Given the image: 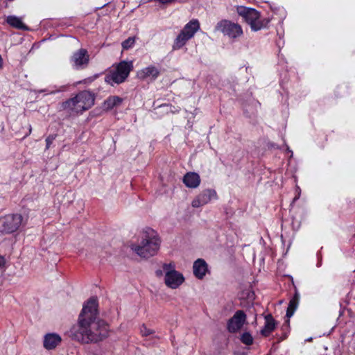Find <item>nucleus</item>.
Segmentation results:
<instances>
[{"instance_id":"1","label":"nucleus","mask_w":355,"mask_h":355,"mask_svg":"<svg viewBox=\"0 0 355 355\" xmlns=\"http://www.w3.org/2000/svg\"><path fill=\"white\" fill-rule=\"evenodd\" d=\"M98 302L91 297L83 305L76 324L69 330V336L74 340L84 344L96 343L109 335V326L103 320H97Z\"/></svg>"},{"instance_id":"2","label":"nucleus","mask_w":355,"mask_h":355,"mask_svg":"<svg viewBox=\"0 0 355 355\" xmlns=\"http://www.w3.org/2000/svg\"><path fill=\"white\" fill-rule=\"evenodd\" d=\"M160 244L158 234L153 229L147 228L143 232L140 243L132 245L131 249L140 257L148 259L158 252Z\"/></svg>"},{"instance_id":"3","label":"nucleus","mask_w":355,"mask_h":355,"mask_svg":"<svg viewBox=\"0 0 355 355\" xmlns=\"http://www.w3.org/2000/svg\"><path fill=\"white\" fill-rule=\"evenodd\" d=\"M95 102V96L87 90L81 91L61 104L62 110L71 114H83L90 109Z\"/></svg>"},{"instance_id":"4","label":"nucleus","mask_w":355,"mask_h":355,"mask_svg":"<svg viewBox=\"0 0 355 355\" xmlns=\"http://www.w3.org/2000/svg\"><path fill=\"white\" fill-rule=\"evenodd\" d=\"M132 69V61H121L105 75V81L112 86L121 84L125 81Z\"/></svg>"},{"instance_id":"5","label":"nucleus","mask_w":355,"mask_h":355,"mask_svg":"<svg viewBox=\"0 0 355 355\" xmlns=\"http://www.w3.org/2000/svg\"><path fill=\"white\" fill-rule=\"evenodd\" d=\"M163 270H157L155 274L160 277L164 273V283L170 288L176 289L184 282V277L182 273L175 269L173 263H163Z\"/></svg>"},{"instance_id":"6","label":"nucleus","mask_w":355,"mask_h":355,"mask_svg":"<svg viewBox=\"0 0 355 355\" xmlns=\"http://www.w3.org/2000/svg\"><path fill=\"white\" fill-rule=\"evenodd\" d=\"M200 29V24L198 19H193L187 23L179 34L174 40L173 50L182 49L187 42L192 39L196 33Z\"/></svg>"},{"instance_id":"7","label":"nucleus","mask_w":355,"mask_h":355,"mask_svg":"<svg viewBox=\"0 0 355 355\" xmlns=\"http://www.w3.org/2000/svg\"><path fill=\"white\" fill-rule=\"evenodd\" d=\"M214 31L220 33L224 37L233 41L241 37L243 34V28L239 24L225 19L217 22Z\"/></svg>"},{"instance_id":"8","label":"nucleus","mask_w":355,"mask_h":355,"mask_svg":"<svg viewBox=\"0 0 355 355\" xmlns=\"http://www.w3.org/2000/svg\"><path fill=\"white\" fill-rule=\"evenodd\" d=\"M236 10L238 15L242 17L250 25L252 31H258L265 26L263 22L260 19V13L257 10L243 6H237Z\"/></svg>"},{"instance_id":"9","label":"nucleus","mask_w":355,"mask_h":355,"mask_svg":"<svg viewBox=\"0 0 355 355\" xmlns=\"http://www.w3.org/2000/svg\"><path fill=\"white\" fill-rule=\"evenodd\" d=\"M20 214H8L0 217V232L10 234L17 231L22 222Z\"/></svg>"},{"instance_id":"10","label":"nucleus","mask_w":355,"mask_h":355,"mask_svg":"<svg viewBox=\"0 0 355 355\" xmlns=\"http://www.w3.org/2000/svg\"><path fill=\"white\" fill-rule=\"evenodd\" d=\"M70 62L74 69H83L89 64V55L86 49H80L73 53Z\"/></svg>"},{"instance_id":"11","label":"nucleus","mask_w":355,"mask_h":355,"mask_svg":"<svg viewBox=\"0 0 355 355\" xmlns=\"http://www.w3.org/2000/svg\"><path fill=\"white\" fill-rule=\"evenodd\" d=\"M247 315L243 311H236L234 315L227 321V331L230 333H236L239 331L245 323Z\"/></svg>"},{"instance_id":"12","label":"nucleus","mask_w":355,"mask_h":355,"mask_svg":"<svg viewBox=\"0 0 355 355\" xmlns=\"http://www.w3.org/2000/svg\"><path fill=\"white\" fill-rule=\"evenodd\" d=\"M218 196L214 189L202 190L192 201L193 207L198 208L208 204L212 200H216Z\"/></svg>"},{"instance_id":"13","label":"nucleus","mask_w":355,"mask_h":355,"mask_svg":"<svg viewBox=\"0 0 355 355\" xmlns=\"http://www.w3.org/2000/svg\"><path fill=\"white\" fill-rule=\"evenodd\" d=\"M160 71L157 67L154 65H149L141 69L137 73V76L141 80L150 79L155 80L159 76Z\"/></svg>"},{"instance_id":"14","label":"nucleus","mask_w":355,"mask_h":355,"mask_svg":"<svg viewBox=\"0 0 355 355\" xmlns=\"http://www.w3.org/2000/svg\"><path fill=\"white\" fill-rule=\"evenodd\" d=\"M62 341L61 337L55 333L46 334L44 337L43 345L48 350L55 349Z\"/></svg>"},{"instance_id":"15","label":"nucleus","mask_w":355,"mask_h":355,"mask_svg":"<svg viewBox=\"0 0 355 355\" xmlns=\"http://www.w3.org/2000/svg\"><path fill=\"white\" fill-rule=\"evenodd\" d=\"M200 175L195 172H188L183 178V182L186 187L191 189L197 188L200 184Z\"/></svg>"},{"instance_id":"16","label":"nucleus","mask_w":355,"mask_h":355,"mask_svg":"<svg viewBox=\"0 0 355 355\" xmlns=\"http://www.w3.org/2000/svg\"><path fill=\"white\" fill-rule=\"evenodd\" d=\"M193 269L195 276L198 279H202L207 271V265L203 259H198L194 262Z\"/></svg>"},{"instance_id":"17","label":"nucleus","mask_w":355,"mask_h":355,"mask_svg":"<svg viewBox=\"0 0 355 355\" xmlns=\"http://www.w3.org/2000/svg\"><path fill=\"white\" fill-rule=\"evenodd\" d=\"M123 99L118 96H110L103 103V108L105 111H110L114 107L120 105Z\"/></svg>"},{"instance_id":"18","label":"nucleus","mask_w":355,"mask_h":355,"mask_svg":"<svg viewBox=\"0 0 355 355\" xmlns=\"http://www.w3.org/2000/svg\"><path fill=\"white\" fill-rule=\"evenodd\" d=\"M6 21L11 27L19 30H27L28 27L23 23L21 17L9 15L6 17Z\"/></svg>"},{"instance_id":"19","label":"nucleus","mask_w":355,"mask_h":355,"mask_svg":"<svg viewBox=\"0 0 355 355\" xmlns=\"http://www.w3.org/2000/svg\"><path fill=\"white\" fill-rule=\"evenodd\" d=\"M266 322L263 328L261 331V335L263 336H268L272 331L275 329V322L273 318L268 315L266 316Z\"/></svg>"},{"instance_id":"20","label":"nucleus","mask_w":355,"mask_h":355,"mask_svg":"<svg viewBox=\"0 0 355 355\" xmlns=\"http://www.w3.org/2000/svg\"><path fill=\"white\" fill-rule=\"evenodd\" d=\"M298 296L295 295L289 302L287 311H286V317L288 318H291L295 313L297 304H298Z\"/></svg>"},{"instance_id":"21","label":"nucleus","mask_w":355,"mask_h":355,"mask_svg":"<svg viewBox=\"0 0 355 355\" xmlns=\"http://www.w3.org/2000/svg\"><path fill=\"white\" fill-rule=\"evenodd\" d=\"M241 340L246 345H251L253 343V338L248 332H245L241 336Z\"/></svg>"},{"instance_id":"22","label":"nucleus","mask_w":355,"mask_h":355,"mask_svg":"<svg viewBox=\"0 0 355 355\" xmlns=\"http://www.w3.org/2000/svg\"><path fill=\"white\" fill-rule=\"evenodd\" d=\"M135 37H128V39L124 40L121 44L123 49L128 50V49L132 48L135 44Z\"/></svg>"},{"instance_id":"23","label":"nucleus","mask_w":355,"mask_h":355,"mask_svg":"<svg viewBox=\"0 0 355 355\" xmlns=\"http://www.w3.org/2000/svg\"><path fill=\"white\" fill-rule=\"evenodd\" d=\"M140 332L142 336H148L153 333V331L151 329L147 328L145 324H142L141 326Z\"/></svg>"},{"instance_id":"24","label":"nucleus","mask_w":355,"mask_h":355,"mask_svg":"<svg viewBox=\"0 0 355 355\" xmlns=\"http://www.w3.org/2000/svg\"><path fill=\"white\" fill-rule=\"evenodd\" d=\"M55 135H51L49 136H48L46 139V149H49L51 145V144L53 143V141L55 140Z\"/></svg>"},{"instance_id":"25","label":"nucleus","mask_w":355,"mask_h":355,"mask_svg":"<svg viewBox=\"0 0 355 355\" xmlns=\"http://www.w3.org/2000/svg\"><path fill=\"white\" fill-rule=\"evenodd\" d=\"M159 108L161 110H163V112H162L163 113H166V112H174L172 110V105H171L163 104V105H161L160 106H159Z\"/></svg>"},{"instance_id":"26","label":"nucleus","mask_w":355,"mask_h":355,"mask_svg":"<svg viewBox=\"0 0 355 355\" xmlns=\"http://www.w3.org/2000/svg\"><path fill=\"white\" fill-rule=\"evenodd\" d=\"M64 90H65V87L64 86H61L59 88L56 89L55 90L48 92L47 94H56L58 92H63Z\"/></svg>"},{"instance_id":"27","label":"nucleus","mask_w":355,"mask_h":355,"mask_svg":"<svg viewBox=\"0 0 355 355\" xmlns=\"http://www.w3.org/2000/svg\"><path fill=\"white\" fill-rule=\"evenodd\" d=\"M5 264H6V259H5V258L3 256L0 255V267L1 266H4Z\"/></svg>"},{"instance_id":"28","label":"nucleus","mask_w":355,"mask_h":355,"mask_svg":"<svg viewBox=\"0 0 355 355\" xmlns=\"http://www.w3.org/2000/svg\"><path fill=\"white\" fill-rule=\"evenodd\" d=\"M157 1H159L160 3L164 4V3H172V2L175 1V0H157Z\"/></svg>"},{"instance_id":"29","label":"nucleus","mask_w":355,"mask_h":355,"mask_svg":"<svg viewBox=\"0 0 355 355\" xmlns=\"http://www.w3.org/2000/svg\"><path fill=\"white\" fill-rule=\"evenodd\" d=\"M3 67V59L1 55H0V69Z\"/></svg>"},{"instance_id":"30","label":"nucleus","mask_w":355,"mask_h":355,"mask_svg":"<svg viewBox=\"0 0 355 355\" xmlns=\"http://www.w3.org/2000/svg\"><path fill=\"white\" fill-rule=\"evenodd\" d=\"M31 130H32V128H31V126L30 125V128H29V133L31 132Z\"/></svg>"},{"instance_id":"31","label":"nucleus","mask_w":355,"mask_h":355,"mask_svg":"<svg viewBox=\"0 0 355 355\" xmlns=\"http://www.w3.org/2000/svg\"><path fill=\"white\" fill-rule=\"evenodd\" d=\"M311 339H312V338H310L307 339V340H308V341H310V340H311Z\"/></svg>"}]
</instances>
